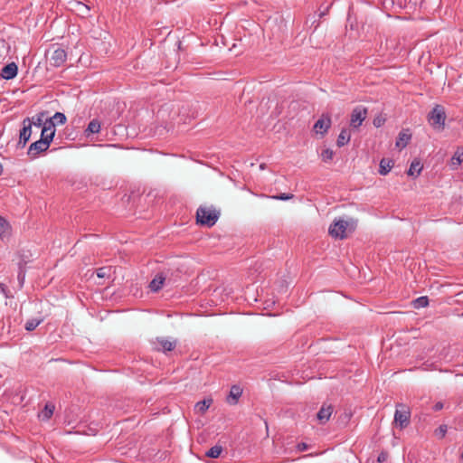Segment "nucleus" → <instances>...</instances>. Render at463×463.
Here are the masks:
<instances>
[{
	"label": "nucleus",
	"mask_w": 463,
	"mask_h": 463,
	"mask_svg": "<svg viewBox=\"0 0 463 463\" xmlns=\"http://www.w3.org/2000/svg\"><path fill=\"white\" fill-rule=\"evenodd\" d=\"M220 216L219 211L213 207L200 206L196 211V221L202 226L213 227Z\"/></svg>",
	"instance_id": "obj_1"
},
{
	"label": "nucleus",
	"mask_w": 463,
	"mask_h": 463,
	"mask_svg": "<svg viewBox=\"0 0 463 463\" xmlns=\"http://www.w3.org/2000/svg\"><path fill=\"white\" fill-rule=\"evenodd\" d=\"M355 222L350 219V222L344 220H335L329 227V234L335 239H345L346 237V230L349 225L354 226Z\"/></svg>",
	"instance_id": "obj_2"
},
{
	"label": "nucleus",
	"mask_w": 463,
	"mask_h": 463,
	"mask_svg": "<svg viewBox=\"0 0 463 463\" xmlns=\"http://www.w3.org/2000/svg\"><path fill=\"white\" fill-rule=\"evenodd\" d=\"M430 125L439 129H443L446 120L445 109L440 105H436L428 115Z\"/></svg>",
	"instance_id": "obj_3"
},
{
	"label": "nucleus",
	"mask_w": 463,
	"mask_h": 463,
	"mask_svg": "<svg viewBox=\"0 0 463 463\" xmlns=\"http://www.w3.org/2000/svg\"><path fill=\"white\" fill-rule=\"evenodd\" d=\"M410 418V409L402 403L397 404L394 413V423L402 430L409 425Z\"/></svg>",
	"instance_id": "obj_4"
},
{
	"label": "nucleus",
	"mask_w": 463,
	"mask_h": 463,
	"mask_svg": "<svg viewBox=\"0 0 463 463\" xmlns=\"http://www.w3.org/2000/svg\"><path fill=\"white\" fill-rule=\"evenodd\" d=\"M151 345L152 349L155 351L166 353L173 351L176 347L177 341L176 339H170L163 336L156 337L151 340Z\"/></svg>",
	"instance_id": "obj_5"
},
{
	"label": "nucleus",
	"mask_w": 463,
	"mask_h": 463,
	"mask_svg": "<svg viewBox=\"0 0 463 463\" xmlns=\"http://www.w3.org/2000/svg\"><path fill=\"white\" fill-rule=\"evenodd\" d=\"M367 114V108L363 106L355 107L351 113L350 126L353 128H358L365 120Z\"/></svg>",
	"instance_id": "obj_6"
},
{
	"label": "nucleus",
	"mask_w": 463,
	"mask_h": 463,
	"mask_svg": "<svg viewBox=\"0 0 463 463\" xmlns=\"http://www.w3.org/2000/svg\"><path fill=\"white\" fill-rule=\"evenodd\" d=\"M51 144V139L45 137L40 138L39 140L32 143L28 148L27 154L32 158L37 157L41 153L46 151Z\"/></svg>",
	"instance_id": "obj_7"
},
{
	"label": "nucleus",
	"mask_w": 463,
	"mask_h": 463,
	"mask_svg": "<svg viewBox=\"0 0 463 463\" xmlns=\"http://www.w3.org/2000/svg\"><path fill=\"white\" fill-rule=\"evenodd\" d=\"M332 120L328 113H323L322 116L314 124L313 129L317 134L324 137L331 128Z\"/></svg>",
	"instance_id": "obj_8"
},
{
	"label": "nucleus",
	"mask_w": 463,
	"mask_h": 463,
	"mask_svg": "<svg viewBox=\"0 0 463 463\" xmlns=\"http://www.w3.org/2000/svg\"><path fill=\"white\" fill-rule=\"evenodd\" d=\"M67 60V52L64 49L57 47L51 52L49 61L53 67H61Z\"/></svg>",
	"instance_id": "obj_9"
},
{
	"label": "nucleus",
	"mask_w": 463,
	"mask_h": 463,
	"mask_svg": "<svg viewBox=\"0 0 463 463\" xmlns=\"http://www.w3.org/2000/svg\"><path fill=\"white\" fill-rule=\"evenodd\" d=\"M32 125L33 122L29 118H25L23 120V128L20 130L19 142L18 144L24 147L29 141L32 135Z\"/></svg>",
	"instance_id": "obj_10"
},
{
	"label": "nucleus",
	"mask_w": 463,
	"mask_h": 463,
	"mask_svg": "<svg viewBox=\"0 0 463 463\" xmlns=\"http://www.w3.org/2000/svg\"><path fill=\"white\" fill-rule=\"evenodd\" d=\"M55 134V122L52 120V118L46 119L41 134V138L45 137L46 139H51V142L53 139Z\"/></svg>",
	"instance_id": "obj_11"
},
{
	"label": "nucleus",
	"mask_w": 463,
	"mask_h": 463,
	"mask_svg": "<svg viewBox=\"0 0 463 463\" xmlns=\"http://www.w3.org/2000/svg\"><path fill=\"white\" fill-rule=\"evenodd\" d=\"M17 71V65L14 62H11L2 68L0 76L5 80H12L16 77Z\"/></svg>",
	"instance_id": "obj_12"
},
{
	"label": "nucleus",
	"mask_w": 463,
	"mask_h": 463,
	"mask_svg": "<svg viewBox=\"0 0 463 463\" xmlns=\"http://www.w3.org/2000/svg\"><path fill=\"white\" fill-rule=\"evenodd\" d=\"M333 412V407L331 405H323L317 414V420L320 423H326L329 420Z\"/></svg>",
	"instance_id": "obj_13"
},
{
	"label": "nucleus",
	"mask_w": 463,
	"mask_h": 463,
	"mask_svg": "<svg viewBox=\"0 0 463 463\" xmlns=\"http://www.w3.org/2000/svg\"><path fill=\"white\" fill-rule=\"evenodd\" d=\"M241 394L242 389L238 385H232L227 397V402L232 405L237 404Z\"/></svg>",
	"instance_id": "obj_14"
},
{
	"label": "nucleus",
	"mask_w": 463,
	"mask_h": 463,
	"mask_svg": "<svg viewBox=\"0 0 463 463\" xmlns=\"http://www.w3.org/2000/svg\"><path fill=\"white\" fill-rule=\"evenodd\" d=\"M100 127L101 125L99 119H92L84 130V136L90 137L93 134H98L100 131Z\"/></svg>",
	"instance_id": "obj_15"
},
{
	"label": "nucleus",
	"mask_w": 463,
	"mask_h": 463,
	"mask_svg": "<svg viewBox=\"0 0 463 463\" xmlns=\"http://www.w3.org/2000/svg\"><path fill=\"white\" fill-rule=\"evenodd\" d=\"M394 162L390 158H383L379 164V174L381 175H386L390 173L393 167Z\"/></svg>",
	"instance_id": "obj_16"
},
{
	"label": "nucleus",
	"mask_w": 463,
	"mask_h": 463,
	"mask_svg": "<svg viewBox=\"0 0 463 463\" xmlns=\"http://www.w3.org/2000/svg\"><path fill=\"white\" fill-rule=\"evenodd\" d=\"M165 280V278L162 274H157L149 283V288L153 292L159 291Z\"/></svg>",
	"instance_id": "obj_17"
},
{
	"label": "nucleus",
	"mask_w": 463,
	"mask_h": 463,
	"mask_svg": "<svg viewBox=\"0 0 463 463\" xmlns=\"http://www.w3.org/2000/svg\"><path fill=\"white\" fill-rule=\"evenodd\" d=\"M411 138V135L407 131H401L398 135V138L396 140V146L402 149L404 148L410 142Z\"/></svg>",
	"instance_id": "obj_18"
},
{
	"label": "nucleus",
	"mask_w": 463,
	"mask_h": 463,
	"mask_svg": "<svg viewBox=\"0 0 463 463\" xmlns=\"http://www.w3.org/2000/svg\"><path fill=\"white\" fill-rule=\"evenodd\" d=\"M463 162V148L458 147L456 152L454 153L451 161L450 167L452 169H457L458 166Z\"/></svg>",
	"instance_id": "obj_19"
},
{
	"label": "nucleus",
	"mask_w": 463,
	"mask_h": 463,
	"mask_svg": "<svg viewBox=\"0 0 463 463\" xmlns=\"http://www.w3.org/2000/svg\"><path fill=\"white\" fill-rule=\"evenodd\" d=\"M422 170V165L419 159H414L407 172L408 175L417 177Z\"/></svg>",
	"instance_id": "obj_20"
},
{
	"label": "nucleus",
	"mask_w": 463,
	"mask_h": 463,
	"mask_svg": "<svg viewBox=\"0 0 463 463\" xmlns=\"http://www.w3.org/2000/svg\"><path fill=\"white\" fill-rule=\"evenodd\" d=\"M351 138L350 131L346 128H343L338 135L336 145L341 147L348 144Z\"/></svg>",
	"instance_id": "obj_21"
},
{
	"label": "nucleus",
	"mask_w": 463,
	"mask_h": 463,
	"mask_svg": "<svg viewBox=\"0 0 463 463\" xmlns=\"http://www.w3.org/2000/svg\"><path fill=\"white\" fill-rule=\"evenodd\" d=\"M212 403H213L212 399H204L201 402H198L195 405V408L197 409V411L199 412L204 413L210 408Z\"/></svg>",
	"instance_id": "obj_22"
},
{
	"label": "nucleus",
	"mask_w": 463,
	"mask_h": 463,
	"mask_svg": "<svg viewBox=\"0 0 463 463\" xmlns=\"http://www.w3.org/2000/svg\"><path fill=\"white\" fill-rule=\"evenodd\" d=\"M112 269L111 266L101 267L96 270V273L99 279L109 278L112 274Z\"/></svg>",
	"instance_id": "obj_23"
},
{
	"label": "nucleus",
	"mask_w": 463,
	"mask_h": 463,
	"mask_svg": "<svg viewBox=\"0 0 463 463\" xmlns=\"http://www.w3.org/2000/svg\"><path fill=\"white\" fill-rule=\"evenodd\" d=\"M43 322V319L38 318H31L26 321L24 325V328L26 331H33L41 323Z\"/></svg>",
	"instance_id": "obj_24"
},
{
	"label": "nucleus",
	"mask_w": 463,
	"mask_h": 463,
	"mask_svg": "<svg viewBox=\"0 0 463 463\" xmlns=\"http://www.w3.org/2000/svg\"><path fill=\"white\" fill-rule=\"evenodd\" d=\"M222 451V446L215 445L212 447L206 453L205 456L212 458H217L221 455Z\"/></svg>",
	"instance_id": "obj_25"
},
{
	"label": "nucleus",
	"mask_w": 463,
	"mask_h": 463,
	"mask_svg": "<svg viewBox=\"0 0 463 463\" xmlns=\"http://www.w3.org/2000/svg\"><path fill=\"white\" fill-rule=\"evenodd\" d=\"M429 305L428 297H420L413 301V307L415 308L425 307Z\"/></svg>",
	"instance_id": "obj_26"
},
{
	"label": "nucleus",
	"mask_w": 463,
	"mask_h": 463,
	"mask_svg": "<svg viewBox=\"0 0 463 463\" xmlns=\"http://www.w3.org/2000/svg\"><path fill=\"white\" fill-rule=\"evenodd\" d=\"M53 411H54V406L52 405V404H46L43 412H42V416H43V420H49L52 414H53Z\"/></svg>",
	"instance_id": "obj_27"
},
{
	"label": "nucleus",
	"mask_w": 463,
	"mask_h": 463,
	"mask_svg": "<svg viewBox=\"0 0 463 463\" xmlns=\"http://www.w3.org/2000/svg\"><path fill=\"white\" fill-rule=\"evenodd\" d=\"M334 151L330 148H326L321 153V157L324 162L331 161L334 157Z\"/></svg>",
	"instance_id": "obj_28"
},
{
	"label": "nucleus",
	"mask_w": 463,
	"mask_h": 463,
	"mask_svg": "<svg viewBox=\"0 0 463 463\" xmlns=\"http://www.w3.org/2000/svg\"><path fill=\"white\" fill-rule=\"evenodd\" d=\"M52 120H55L57 124H64L66 122V116L61 112H56L52 118H51Z\"/></svg>",
	"instance_id": "obj_29"
},
{
	"label": "nucleus",
	"mask_w": 463,
	"mask_h": 463,
	"mask_svg": "<svg viewBox=\"0 0 463 463\" xmlns=\"http://www.w3.org/2000/svg\"><path fill=\"white\" fill-rule=\"evenodd\" d=\"M448 428L447 425H440L438 429L435 430V435L439 439H443L447 433Z\"/></svg>",
	"instance_id": "obj_30"
},
{
	"label": "nucleus",
	"mask_w": 463,
	"mask_h": 463,
	"mask_svg": "<svg viewBox=\"0 0 463 463\" xmlns=\"http://www.w3.org/2000/svg\"><path fill=\"white\" fill-rule=\"evenodd\" d=\"M293 197H294V195L292 194H280L272 196L273 199L280 200V201H288V200L292 199Z\"/></svg>",
	"instance_id": "obj_31"
},
{
	"label": "nucleus",
	"mask_w": 463,
	"mask_h": 463,
	"mask_svg": "<svg viewBox=\"0 0 463 463\" xmlns=\"http://www.w3.org/2000/svg\"><path fill=\"white\" fill-rule=\"evenodd\" d=\"M43 117H44V113H43V112H42V113L38 114V115L36 116V119H35L34 121H32V122H33V124L35 127H39V128H40V127H42V126L43 127V124H44V122H43Z\"/></svg>",
	"instance_id": "obj_32"
},
{
	"label": "nucleus",
	"mask_w": 463,
	"mask_h": 463,
	"mask_svg": "<svg viewBox=\"0 0 463 463\" xmlns=\"http://www.w3.org/2000/svg\"><path fill=\"white\" fill-rule=\"evenodd\" d=\"M8 227H9V224H8L7 221L4 217L0 216V231L2 232H5L6 230L8 229Z\"/></svg>",
	"instance_id": "obj_33"
},
{
	"label": "nucleus",
	"mask_w": 463,
	"mask_h": 463,
	"mask_svg": "<svg viewBox=\"0 0 463 463\" xmlns=\"http://www.w3.org/2000/svg\"><path fill=\"white\" fill-rule=\"evenodd\" d=\"M17 279L19 280L20 286L23 287L25 279V271L23 269H20Z\"/></svg>",
	"instance_id": "obj_34"
},
{
	"label": "nucleus",
	"mask_w": 463,
	"mask_h": 463,
	"mask_svg": "<svg viewBox=\"0 0 463 463\" xmlns=\"http://www.w3.org/2000/svg\"><path fill=\"white\" fill-rule=\"evenodd\" d=\"M388 453L387 452H381L377 458L378 462L383 463L387 460Z\"/></svg>",
	"instance_id": "obj_35"
},
{
	"label": "nucleus",
	"mask_w": 463,
	"mask_h": 463,
	"mask_svg": "<svg viewBox=\"0 0 463 463\" xmlns=\"http://www.w3.org/2000/svg\"><path fill=\"white\" fill-rule=\"evenodd\" d=\"M297 449L299 451H305L308 449V445L307 443L301 442L297 445Z\"/></svg>",
	"instance_id": "obj_36"
},
{
	"label": "nucleus",
	"mask_w": 463,
	"mask_h": 463,
	"mask_svg": "<svg viewBox=\"0 0 463 463\" xmlns=\"http://www.w3.org/2000/svg\"><path fill=\"white\" fill-rule=\"evenodd\" d=\"M0 292L3 293L5 297H8V289L6 286L3 283H0Z\"/></svg>",
	"instance_id": "obj_37"
},
{
	"label": "nucleus",
	"mask_w": 463,
	"mask_h": 463,
	"mask_svg": "<svg viewBox=\"0 0 463 463\" xmlns=\"http://www.w3.org/2000/svg\"><path fill=\"white\" fill-rule=\"evenodd\" d=\"M443 406H444V405H443V403H442L441 402H436V403L434 404V406H433V410H434L435 411H440V410H442V409H443Z\"/></svg>",
	"instance_id": "obj_38"
},
{
	"label": "nucleus",
	"mask_w": 463,
	"mask_h": 463,
	"mask_svg": "<svg viewBox=\"0 0 463 463\" xmlns=\"http://www.w3.org/2000/svg\"><path fill=\"white\" fill-rule=\"evenodd\" d=\"M373 125H374L375 127L379 128V127L381 126V121H380V120H378V121H377L376 119H374V120H373Z\"/></svg>",
	"instance_id": "obj_39"
},
{
	"label": "nucleus",
	"mask_w": 463,
	"mask_h": 463,
	"mask_svg": "<svg viewBox=\"0 0 463 463\" xmlns=\"http://www.w3.org/2000/svg\"><path fill=\"white\" fill-rule=\"evenodd\" d=\"M4 172V167H3V165L0 163V175L3 174Z\"/></svg>",
	"instance_id": "obj_40"
}]
</instances>
